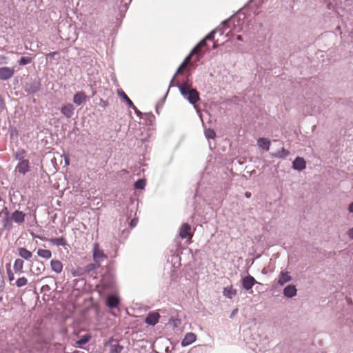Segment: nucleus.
Returning a JSON list of instances; mask_svg holds the SVG:
<instances>
[{
  "label": "nucleus",
  "instance_id": "25",
  "mask_svg": "<svg viewBox=\"0 0 353 353\" xmlns=\"http://www.w3.org/2000/svg\"><path fill=\"white\" fill-rule=\"evenodd\" d=\"M37 254L39 256L46 259H49L52 256L50 250L41 248L38 249Z\"/></svg>",
  "mask_w": 353,
  "mask_h": 353
},
{
  "label": "nucleus",
  "instance_id": "31",
  "mask_svg": "<svg viewBox=\"0 0 353 353\" xmlns=\"http://www.w3.org/2000/svg\"><path fill=\"white\" fill-rule=\"evenodd\" d=\"M90 339V337L88 335L83 336L80 340L77 341V343L79 345H84L89 341Z\"/></svg>",
  "mask_w": 353,
  "mask_h": 353
},
{
  "label": "nucleus",
  "instance_id": "21",
  "mask_svg": "<svg viewBox=\"0 0 353 353\" xmlns=\"http://www.w3.org/2000/svg\"><path fill=\"white\" fill-rule=\"evenodd\" d=\"M49 241L52 244L57 245V246H59V245L65 246L67 244V241H66L65 239L63 238V236L59 237V238H51L49 239Z\"/></svg>",
  "mask_w": 353,
  "mask_h": 353
},
{
  "label": "nucleus",
  "instance_id": "16",
  "mask_svg": "<svg viewBox=\"0 0 353 353\" xmlns=\"http://www.w3.org/2000/svg\"><path fill=\"white\" fill-rule=\"evenodd\" d=\"M29 161L28 160H23L19 162L17 166V170L21 174H25L29 171Z\"/></svg>",
  "mask_w": 353,
  "mask_h": 353
},
{
  "label": "nucleus",
  "instance_id": "9",
  "mask_svg": "<svg viewBox=\"0 0 353 353\" xmlns=\"http://www.w3.org/2000/svg\"><path fill=\"white\" fill-rule=\"evenodd\" d=\"M61 112L65 117L69 119L73 116L74 108L72 104L67 103L61 107Z\"/></svg>",
  "mask_w": 353,
  "mask_h": 353
},
{
  "label": "nucleus",
  "instance_id": "20",
  "mask_svg": "<svg viewBox=\"0 0 353 353\" xmlns=\"http://www.w3.org/2000/svg\"><path fill=\"white\" fill-rule=\"evenodd\" d=\"M257 145L259 148H261L266 151L269 150L271 142L266 138H259L257 140Z\"/></svg>",
  "mask_w": 353,
  "mask_h": 353
},
{
  "label": "nucleus",
  "instance_id": "11",
  "mask_svg": "<svg viewBox=\"0 0 353 353\" xmlns=\"http://www.w3.org/2000/svg\"><path fill=\"white\" fill-rule=\"evenodd\" d=\"M292 167L294 170H303L306 167V162L302 157H296L292 163Z\"/></svg>",
  "mask_w": 353,
  "mask_h": 353
},
{
  "label": "nucleus",
  "instance_id": "22",
  "mask_svg": "<svg viewBox=\"0 0 353 353\" xmlns=\"http://www.w3.org/2000/svg\"><path fill=\"white\" fill-rule=\"evenodd\" d=\"M118 95L122 98L130 107H134L133 102L130 100V99L127 96L125 92L122 89H119L117 90Z\"/></svg>",
  "mask_w": 353,
  "mask_h": 353
},
{
  "label": "nucleus",
  "instance_id": "30",
  "mask_svg": "<svg viewBox=\"0 0 353 353\" xmlns=\"http://www.w3.org/2000/svg\"><path fill=\"white\" fill-rule=\"evenodd\" d=\"M32 61V58L28 57H23L19 61V64L21 65H24L30 63Z\"/></svg>",
  "mask_w": 353,
  "mask_h": 353
},
{
  "label": "nucleus",
  "instance_id": "35",
  "mask_svg": "<svg viewBox=\"0 0 353 353\" xmlns=\"http://www.w3.org/2000/svg\"><path fill=\"white\" fill-rule=\"evenodd\" d=\"M347 234L350 239H353V228L349 229Z\"/></svg>",
  "mask_w": 353,
  "mask_h": 353
},
{
  "label": "nucleus",
  "instance_id": "42",
  "mask_svg": "<svg viewBox=\"0 0 353 353\" xmlns=\"http://www.w3.org/2000/svg\"><path fill=\"white\" fill-rule=\"evenodd\" d=\"M72 274H73V276H79L81 274H79V273H77V272H72Z\"/></svg>",
  "mask_w": 353,
  "mask_h": 353
},
{
  "label": "nucleus",
  "instance_id": "12",
  "mask_svg": "<svg viewBox=\"0 0 353 353\" xmlns=\"http://www.w3.org/2000/svg\"><path fill=\"white\" fill-rule=\"evenodd\" d=\"M119 304V299L115 295H110L106 300V305L110 308L117 307Z\"/></svg>",
  "mask_w": 353,
  "mask_h": 353
},
{
  "label": "nucleus",
  "instance_id": "23",
  "mask_svg": "<svg viewBox=\"0 0 353 353\" xmlns=\"http://www.w3.org/2000/svg\"><path fill=\"white\" fill-rule=\"evenodd\" d=\"M13 268L15 272L22 273L23 272V261L21 259H17L14 263Z\"/></svg>",
  "mask_w": 353,
  "mask_h": 353
},
{
  "label": "nucleus",
  "instance_id": "39",
  "mask_svg": "<svg viewBox=\"0 0 353 353\" xmlns=\"http://www.w3.org/2000/svg\"><path fill=\"white\" fill-rule=\"evenodd\" d=\"M348 210L350 212L353 213V202L350 204Z\"/></svg>",
  "mask_w": 353,
  "mask_h": 353
},
{
  "label": "nucleus",
  "instance_id": "4",
  "mask_svg": "<svg viewBox=\"0 0 353 353\" xmlns=\"http://www.w3.org/2000/svg\"><path fill=\"white\" fill-rule=\"evenodd\" d=\"M93 260L98 267L100 266L101 261L105 260L107 256L104 254L103 250L100 248L98 243H95L93 245Z\"/></svg>",
  "mask_w": 353,
  "mask_h": 353
},
{
  "label": "nucleus",
  "instance_id": "27",
  "mask_svg": "<svg viewBox=\"0 0 353 353\" xmlns=\"http://www.w3.org/2000/svg\"><path fill=\"white\" fill-rule=\"evenodd\" d=\"M145 185H146L145 179H139L135 182L134 188L136 189L143 190V189H144Z\"/></svg>",
  "mask_w": 353,
  "mask_h": 353
},
{
  "label": "nucleus",
  "instance_id": "7",
  "mask_svg": "<svg viewBox=\"0 0 353 353\" xmlns=\"http://www.w3.org/2000/svg\"><path fill=\"white\" fill-rule=\"evenodd\" d=\"M110 346V353H121L123 346L119 344V341L116 339H110L108 342Z\"/></svg>",
  "mask_w": 353,
  "mask_h": 353
},
{
  "label": "nucleus",
  "instance_id": "34",
  "mask_svg": "<svg viewBox=\"0 0 353 353\" xmlns=\"http://www.w3.org/2000/svg\"><path fill=\"white\" fill-rule=\"evenodd\" d=\"M137 222H138V220L137 219H132L131 221H130V227L131 228L135 227L137 225Z\"/></svg>",
  "mask_w": 353,
  "mask_h": 353
},
{
  "label": "nucleus",
  "instance_id": "43",
  "mask_svg": "<svg viewBox=\"0 0 353 353\" xmlns=\"http://www.w3.org/2000/svg\"><path fill=\"white\" fill-rule=\"evenodd\" d=\"M237 39L239 40V41H241L242 40V37L241 35H239L237 37Z\"/></svg>",
  "mask_w": 353,
  "mask_h": 353
},
{
  "label": "nucleus",
  "instance_id": "19",
  "mask_svg": "<svg viewBox=\"0 0 353 353\" xmlns=\"http://www.w3.org/2000/svg\"><path fill=\"white\" fill-rule=\"evenodd\" d=\"M18 254L25 260H29L32 256V253L25 248H19Z\"/></svg>",
  "mask_w": 353,
  "mask_h": 353
},
{
  "label": "nucleus",
  "instance_id": "8",
  "mask_svg": "<svg viewBox=\"0 0 353 353\" xmlns=\"http://www.w3.org/2000/svg\"><path fill=\"white\" fill-rule=\"evenodd\" d=\"M160 318V315L158 312H150L145 318V322L150 325H155Z\"/></svg>",
  "mask_w": 353,
  "mask_h": 353
},
{
  "label": "nucleus",
  "instance_id": "28",
  "mask_svg": "<svg viewBox=\"0 0 353 353\" xmlns=\"http://www.w3.org/2000/svg\"><path fill=\"white\" fill-rule=\"evenodd\" d=\"M28 283V280L24 276L19 278L16 281V285L17 287L21 288L26 285Z\"/></svg>",
  "mask_w": 353,
  "mask_h": 353
},
{
  "label": "nucleus",
  "instance_id": "5",
  "mask_svg": "<svg viewBox=\"0 0 353 353\" xmlns=\"http://www.w3.org/2000/svg\"><path fill=\"white\" fill-rule=\"evenodd\" d=\"M179 236L183 239H188L189 243L191 242V239L193 236V232H192V228L188 223H183L179 229Z\"/></svg>",
  "mask_w": 353,
  "mask_h": 353
},
{
  "label": "nucleus",
  "instance_id": "26",
  "mask_svg": "<svg viewBox=\"0 0 353 353\" xmlns=\"http://www.w3.org/2000/svg\"><path fill=\"white\" fill-rule=\"evenodd\" d=\"M289 154V151L283 148L281 150L278 151L274 154L273 156L277 158H285V157L288 156Z\"/></svg>",
  "mask_w": 353,
  "mask_h": 353
},
{
  "label": "nucleus",
  "instance_id": "41",
  "mask_svg": "<svg viewBox=\"0 0 353 353\" xmlns=\"http://www.w3.org/2000/svg\"><path fill=\"white\" fill-rule=\"evenodd\" d=\"M245 196H246L247 198H250V197L251 196V193H250V192H246L245 193Z\"/></svg>",
  "mask_w": 353,
  "mask_h": 353
},
{
  "label": "nucleus",
  "instance_id": "10",
  "mask_svg": "<svg viewBox=\"0 0 353 353\" xmlns=\"http://www.w3.org/2000/svg\"><path fill=\"white\" fill-rule=\"evenodd\" d=\"M256 280L254 279V278L250 275L249 276H246L245 277H244L242 280V285H243V288L247 290H249L250 289H252V288L253 287V285L255 284L256 283Z\"/></svg>",
  "mask_w": 353,
  "mask_h": 353
},
{
  "label": "nucleus",
  "instance_id": "6",
  "mask_svg": "<svg viewBox=\"0 0 353 353\" xmlns=\"http://www.w3.org/2000/svg\"><path fill=\"white\" fill-rule=\"evenodd\" d=\"M14 73V69L9 67L0 68V80H8L10 79Z\"/></svg>",
  "mask_w": 353,
  "mask_h": 353
},
{
  "label": "nucleus",
  "instance_id": "40",
  "mask_svg": "<svg viewBox=\"0 0 353 353\" xmlns=\"http://www.w3.org/2000/svg\"><path fill=\"white\" fill-rule=\"evenodd\" d=\"M238 312V309L236 308V309H234L232 312V314H231V317H232L233 316H234L235 314H236Z\"/></svg>",
  "mask_w": 353,
  "mask_h": 353
},
{
  "label": "nucleus",
  "instance_id": "37",
  "mask_svg": "<svg viewBox=\"0 0 353 353\" xmlns=\"http://www.w3.org/2000/svg\"><path fill=\"white\" fill-rule=\"evenodd\" d=\"M58 53V52L57 51H54V52H51L50 53H48L46 54V58L48 59V57H53L54 55H56Z\"/></svg>",
  "mask_w": 353,
  "mask_h": 353
},
{
  "label": "nucleus",
  "instance_id": "17",
  "mask_svg": "<svg viewBox=\"0 0 353 353\" xmlns=\"http://www.w3.org/2000/svg\"><path fill=\"white\" fill-rule=\"evenodd\" d=\"M50 265L52 270L57 274L61 273L63 270V263L59 260H52L50 261Z\"/></svg>",
  "mask_w": 353,
  "mask_h": 353
},
{
  "label": "nucleus",
  "instance_id": "36",
  "mask_svg": "<svg viewBox=\"0 0 353 353\" xmlns=\"http://www.w3.org/2000/svg\"><path fill=\"white\" fill-rule=\"evenodd\" d=\"M135 112L137 116L141 117V112L137 108V107L134 105V107H131Z\"/></svg>",
  "mask_w": 353,
  "mask_h": 353
},
{
  "label": "nucleus",
  "instance_id": "15",
  "mask_svg": "<svg viewBox=\"0 0 353 353\" xmlns=\"http://www.w3.org/2000/svg\"><path fill=\"white\" fill-rule=\"evenodd\" d=\"M297 290L294 285H288L283 290V294L287 296L292 298L296 296Z\"/></svg>",
  "mask_w": 353,
  "mask_h": 353
},
{
  "label": "nucleus",
  "instance_id": "2",
  "mask_svg": "<svg viewBox=\"0 0 353 353\" xmlns=\"http://www.w3.org/2000/svg\"><path fill=\"white\" fill-rule=\"evenodd\" d=\"M180 92L192 104H195L199 101V94L196 90L192 88L191 85L187 81L181 84L177 83Z\"/></svg>",
  "mask_w": 353,
  "mask_h": 353
},
{
  "label": "nucleus",
  "instance_id": "3",
  "mask_svg": "<svg viewBox=\"0 0 353 353\" xmlns=\"http://www.w3.org/2000/svg\"><path fill=\"white\" fill-rule=\"evenodd\" d=\"M26 214L21 211L16 210L12 214L10 218H7L5 220L4 227L5 228H11V221H14L17 223H22L25 221Z\"/></svg>",
  "mask_w": 353,
  "mask_h": 353
},
{
  "label": "nucleus",
  "instance_id": "33",
  "mask_svg": "<svg viewBox=\"0 0 353 353\" xmlns=\"http://www.w3.org/2000/svg\"><path fill=\"white\" fill-rule=\"evenodd\" d=\"M186 67H187V65L182 63L180 65V66L179 67V68H178V70H177V71H176V72L175 74V76L179 74L182 73L183 71L185 69Z\"/></svg>",
  "mask_w": 353,
  "mask_h": 353
},
{
  "label": "nucleus",
  "instance_id": "1",
  "mask_svg": "<svg viewBox=\"0 0 353 353\" xmlns=\"http://www.w3.org/2000/svg\"><path fill=\"white\" fill-rule=\"evenodd\" d=\"M217 32H219L221 34L223 33L221 28H217L209 33L192 50V54H196V58L195 59L196 61H199L203 57L205 52L208 50L207 47V41H213V49H216L218 47L217 41L214 39V34Z\"/></svg>",
  "mask_w": 353,
  "mask_h": 353
},
{
  "label": "nucleus",
  "instance_id": "24",
  "mask_svg": "<svg viewBox=\"0 0 353 353\" xmlns=\"http://www.w3.org/2000/svg\"><path fill=\"white\" fill-rule=\"evenodd\" d=\"M223 295L229 299H232L236 294V290L233 289L232 286L226 287L223 289Z\"/></svg>",
  "mask_w": 353,
  "mask_h": 353
},
{
  "label": "nucleus",
  "instance_id": "32",
  "mask_svg": "<svg viewBox=\"0 0 353 353\" xmlns=\"http://www.w3.org/2000/svg\"><path fill=\"white\" fill-rule=\"evenodd\" d=\"M205 136L208 139H214L216 137V134L213 130H208L205 132Z\"/></svg>",
  "mask_w": 353,
  "mask_h": 353
},
{
  "label": "nucleus",
  "instance_id": "13",
  "mask_svg": "<svg viewBox=\"0 0 353 353\" xmlns=\"http://www.w3.org/2000/svg\"><path fill=\"white\" fill-rule=\"evenodd\" d=\"M87 96L83 92H77L73 97V101L75 104L80 105L86 101Z\"/></svg>",
  "mask_w": 353,
  "mask_h": 353
},
{
  "label": "nucleus",
  "instance_id": "29",
  "mask_svg": "<svg viewBox=\"0 0 353 353\" xmlns=\"http://www.w3.org/2000/svg\"><path fill=\"white\" fill-rule=\"evenodd\" d=\"M196 58V54H192V52H191L190 54L188 57H186L185 59L183 60V63H184L185 65H186L188 66V65L190 64V60L192 59H194V61L196 62L195 61Z\"/></svg>",
  "mask_w": 353,
  "mask_h": 353
},
{
  "label": "nucleus",
  "instance_id": "14",
  "mask_svg": "<svg viewBox=\"0 0 353 353\" xmlns=\"http://www.w3.org/2000/svg\"><path fill=\"white\" fill-rule=\"evenodd\" d=\"M196 340V335L194 333L188 332L185 335L181 341L182 346H188L192 344Z\"/></svg>",
  "mask_w": 353,
  "mask_h": 353
},
{
  "label": "nucleus",
  "instance_id": "38",
  "mask_svg": "<svg viewBox=\"0 0 353 353\" xmlns=\"http://www.w3.org/2000/svg\"><path fill=\"white\" fill-rule=\"evenodd\" d=\"M8 278L10 281H12L14 279V274L11 271L8 272Z\"/></svg>",
  "mask_w": 353,
  "mask_h": 353
},
{
  "label": "nucleus",
  "instance_id": "18",
  "mask_svg": "<svg viewBox=\"0 0 353 353\" xmlns=\"http://www.w3.org/2000/svg\"><path fill=\"white\" fill-rule=\"evenodd\" d=\"M292 279L291 276L288 272H281L278 280V283L280 285H283L285 283L290 281Z\"/></svg>",
  "mask_w": 353,
  "mask_h": 353
},
{
  "label": "nucleus",
  "instance_id": "44",
  "mask_svg": "<svg viewBox=\"0 0 353 353\" xmlns=\"http://www.w3.org/2000/svg\"><path fill=\"white\" fill-rule=\"evenodd\" d=\"M65 164H66V165H68V164H69V160H68V159H65Z\"/></svg>",
  "mask_w": 353,
  "mask_h": 353
}]
</instances>
